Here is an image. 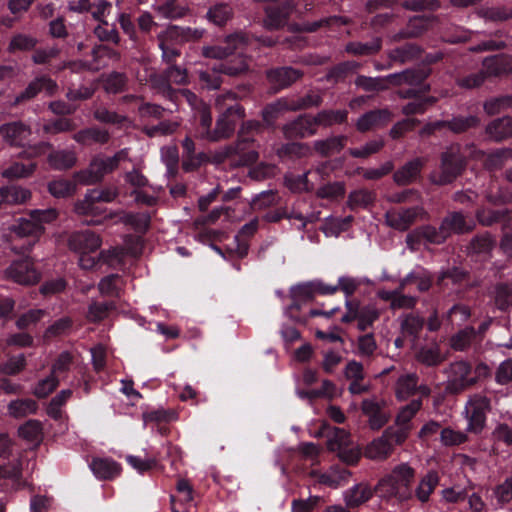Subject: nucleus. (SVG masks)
I'll use <instances>...</instances> for the list:
<instances>
[{
    "instance_id": "obj_1",
    "label": "nucleus",
    "mask_w": 512,
    "mask_h": 512,
    "mask_svg": "<svg viewBox=\"0 0 512 512\" xmlns=\"http://www.w3.org/2000/svg\"><path fill=\"white\" fill-rule=\"evenodd\" d=\"M237 95L234 92H226L217 96L215 107L220 111L213 129V142L231 137L236 125L245 117L244 108L236 103Z\"/></svg>"
},
{
    "instance_id": "obj_2",
    "label": "nucleus",
    "mask_w": 512,
    "mask_h": 512,
    "mask_svg": "<svg viewBox=\"0 0 512 512\" xmlns=\"http://www.w3.org/2000/svg\"><path fill=\"white\" fill-rule=\"evenodd\" d=\"M203 34L204 30L199 28L168 26L157 35L162 60L166 63L174 62L180 56L179 46L186 42L197 41L202 38Z\"/></svg>"
},
{
    "instance_id": "obj_3",
    "label": "nucleus",
    "mask_w": 512,
    "mask_h": 512,
    "mask_svg": "<svg viewBox=\"0 0 512 512\" xmlns=\"http://www.w3.org/2000/svg\"><path fill=\"white\" fill-rule=\"evenodd\" d=\"M414 476L415 471L412 467L405 463L400 464L378 482L375 491L382 498L407 499L411 494L410 485Z\"/></svg>"
},
{
    "instance_id": "obj_4",
    "label": "nucleus",
    "mask_w": 512,
    "mask_h": 512,
    "mask_svg": "<svg viewBox=\"0 0 512 512\" xmlns=\"http://www.w3.org/2000/svg\"><path fill=\"white\" fill-rule=\"evenodd\" d=\"M327 448L336 452L338 458L348 464L355 465L361 458V449L353 442L349 432L342 428H333L327 435Z\"/></svg>"
},
{
    "instance_id": "obj_5",
    "label": "nucleus",
    "mask_w": 512,
    "mask_h": 512,
    "mask_svg": "<svg viewBox=\"0 0 512 512\" xmlns=\"http://www.w3.org/2000/svg\"><path fill=\"white\" fill-rule=\"evenodd\" d=\"M491 410V400L483 393L469 396L463 415L467 420V432L479 434L486 426L487 413Z\"/></svg>"
},
{
    "instance_id": "obj_6",
    "label": "nucleus",
    "mask_w": 512,
    "mask_h": 512,
    "mask_svg": "<svg viewBox=\"0 0 512 512\" xmlns=\"http://www.w3.org/2000/svg\"><path fill=\"white\" fill-rule=\"evenodd\" d=\"M446 375L445 391L449 394H459L475 385L478 381L474 376L472 366L466 361H455L444 369Z\"/></svg>"
},
{
    "instance_id": "obj_7",
    "label": "nucleus",
    "mask_w": 512,
    "mask_h": 512,
    "mask_svg": "<svg viewBox=\"0 0 512 512\" xmlns=\"http://www.w3.org/2000/svg\"><path fill=\"white\" fill-rule=\"evenodd\" d=\"M464 168V159L458 147H450L441 155L439 170L430 175V180L436 185H446L453 182Z\"/></svg>"
},
{
    "instance_id": "obj_8",
    "label": "nucleus",
    "mask_w": 512,
    "mask_h": 512,
    "mask_svg": "<svg viewBox=\"0 0 512 512\" xmlns=\"http://www.w3.org/2000/svg\"><path fill=\"white\" fill-rule=\"evenodd\" d=\"M9 230L11 233V240L22 239L26 237L33 238L32 241H29L27 244H24L21 247H16L14 245L11 246L12 251L15 253H24L32 249L36 241L43 235L45 228L30 217L29 219H19L16 224L9 228Z\"/></svg>"
},
{
    "instance_id": "obj_9",
    "label": "nucleus",
    "mask_w": 512,
    "mask_h": 512,
    "mask_svg": "<svg viewBox=\"0 0 512 512\" xmlns=\"http://www.w3.org/2000/svg\"><path fill=\"white\" fill-rule=\"evenodd\" d=\"M5 277L20 285H35L41 279V274L35 267L34 261L25 257L13 261L5 270Z\"/></svg>"
},
{
    "instance_id": "obj_10",
    "label": "nucleus",
    "mask_w": 512,
    "mask_h": 512,
    "mask_svg": "<svg viewBox=\"0 0 512 512\" xmlns=\"http://www.w3.org/2000/svg\"><path fill=\"white\" fill-rule=\"evenodd\" d=\"M116 169L109 157H94L86 169L74 173L73 177L79 184L93 185L101 182L105 175Z\"/></svg>"
},
{
    "instance_id": "obj_11",
    "label": "nucleus",
    "mask_w": 512,
    "mask_h": 512,
    "mask_svg": "<svg viewBox=\"0 0 512 512\" xmlns=\"http://www.w3.org/2000/svg\"><path fill=\"white\" fill-rule=\"evenodd\" d=\"M427 218V212L421 206H415L406 209H391L385 213V223L387 226L398 230L406 231L417 220Z\"/></svg>"
},
{
    "instance_id": "obj_12",
    "label": "nucleus",
    "mask_w": 512,
    "mask_h": 512,
    "mask_svg": "<svg viewBox=\"0 0 512 512\" xmlns=\"http://www.w3.org/2000/svg\"><path fill=\"white\" fill-rule=\"evenodd\" d=\"M282 132L287 139H302L317 133V124L312 115H300L282 127Z\"/></svg>"
},
{
    "instance_id": "obj_13",
    "label": "nucleus",
    "mask_w": 512,
    "mask_h": 512,
    "mask_svg": "<svg viewBox=\"0 0 512 512\" xmlns=\"http://www.w3.org/2000/svg\"><path fill=\"white\" fill-rule=\"evenodd\" d=\"M436 16H415L409 19L407 26L389 37L391 43L399 42L404 39L417 38L428 31L436 22Z\"/></svg>"
},
{
    "instance_id": "obj_14",
    "label": "nucleus",
    "mask_w": 512,
    "mask_h": 512,
    "mask_svg": "<svg viewBox=\"0 0 512 512\" xmlns=\"http://www.w3.org/2000/svg\"><path fill=\"white\" fill-rule=\"evenodd\" d=\"M102 245V238L91 230L77 231L68 238L70 250L79 254L83 252H96Z\"/></svg>"
},
{
    "instance_id": "obj_15",
    "label": "nucleus",
    "mask_w": 512,
    "mask_h": 512,
    "mask_svg": "<svg viewBox=\"0 0 512 512\" xmlns=\"http://www.w3.org/2000/svg\"><path fill=\"white\" fill-rule=\"evenodd\" d=\"M385 407L386 402L384 400L370 398L362 401L361 409L368 418L371 429L378 430L388 422L390 415L386 412Z\"/></svg>"
},
{
    "instance_id": "obj_16",
    "label": "nucleus",
    "mask_w": 512,
    "mask_h": 512,
    "mask_svg": "<svg viewBox=\"0 0 512 512\" xmlns=\"http://www.w3.org/2000/svg\"><path fill=\"white\" fill-rule=\"evenodd\" d=\"M225 43V46H204L202 48L203 56L212 59L227 58L228 56L232 55L237 49L241 48L246 44V37L242 33L231 34L226 37Z\"/></svg>"
},
{
    "instance_id": "obj_17",
    "label": "nucleus",
    "mask_w": 512,
    "mask_h": 512,
    "mask_svg": "<svg viewBox=\"0 0 512 512\" xmlns=\"http://www.w3.org/2000/svg\"><path fill=\"white\" fill-rule=\"evenodd\" d=\"M232 147H235V159L232 161L233 168L250 165L258 160L259 155L254 140L239 135V139L232 143Z\"/></svg>"
},
{
    "instance_id": "obj_18",
    "label": "nucleus",
    "mask_w": 512,
    "mask_h": 512,
    "mask_svg": "<svg viewBox=\"0 0 512 512\" xmlns=\"http://www.w3.org/2000/svg\"><path fill=\"white\" fill-rule=\"evenodd\" d=\"M425 163L426 160L422 157H416L406 162L395 171L393 175L394 182L399 186H406L416 182L420 178Z\"/></svg>"
},
{
    "instance_id": "obj_19",
    "label": "nucleus",
    "mask_w": 512,
    "mask_h": 512,
    "mask_svg": "<svg viewBox=\"0 0 512 512\" xmlns=\"http://www.w3.org/2000/svg\"><path fill=\"white\" fill-rule=\"evenodd\" d=\"M31 135V128L22 121L5 123L0 126L2 140L12 146H20Z\"/></svg>"
},
{
    "instance_id": "obj_20",
    "label": "nucleus",
    "mask_w": 512,
    "mask_h": 512,
    "mask_svg": "<svg viewBox=\"0 0 512 512\" xmlns=\"http://www.w3.org/2000/svg\"><path fill=\"white\" fill-rule=\"evenodd\" d=\"M442 232L449 237L452 234H464L471 232L476 224L471 218L466 217L461 212L449 213L441 222Z\"/></svg>"
},
{
    "instance_id": "obj_21",
    "label": "nucleus",
    "mask_w": 512,
    "mask_h": 512,
    "mask_svg": "<svg viewBox=\"0 0 512 512\" xmlns=\"http://www.w3.org/2000/svg\"><path fill=\"white\" fill-rule=\"evenodd\" d=\"M56 90V82L49 77L42 76L30 82L26 89L16 96L13 104L17 105L21 102L30 100L42 91L46 92V94L50 96L53 95Z\"/></svg>"
},
{
    "instance_id": "obj_22",
    "label": "nucleus",
    "mask_w": 512,
    "mask_h": 512,
    "mask_svg": "<svg viewBox=\"0 0 512 512\" xmlns=\"http://www.w3.org/2000/svg\"><path fill=\"white\" fill-rule=\"evenodd\" d=\"M391 118L392 113L388 109L372 110L359 117L356 127L360 132H366L386 125Z\"/></svg>"
},
{
    "instance_id": "obj_23",
    "label": "nucleus",
    "mask_w": 512,
    "mask_h": 512,
    "mask_svg": "<svg viewBox=\"0 0 512 512\" xmlns=\"http://www.w3.org/2000/svg\"><path fill=\"white\" fill-rule=\"evenodd\" d=\"M311 474L318 483L331 488H337L346 484L351 476L349 470L338 466L331 467L330 470L325 473L313 471Z\"/></svg>"
},
{
    "instance_id": "obj_24",
    "label": "nucleus",
    "mask_w": 512,
    "mask_h": 512,
    "mask_svg": "<svg viewBox=\"0 0 512 512\" xmlns=\"http://www.w3.org/2000/svg\"><path fill=\"white\" fill-rule=\"evenodd\" d=\"M89 467L93 474L101 480H111L121 473L120 464L110 458H93Z\"/></svg>"
},
{
    "instance_id": "obj_25",
    "label": "nucleus",
    "mask_w": 512,
    "mask_h": 512,
    "mask_svg": "<svg viewBox=\"0 0 512 512\" xmlns=\"http://www.w3.org/2000/svg\"><path fill=\"white\" fill-rule=\"evenodd\" d=\"M78 161L74 150L58 149L51 151L47 156L49 166L57 171H65L76 166Z\"/></svg>"
},
{
    "instance_id": "obj_26",
    "label": "nucleus",
    "mask_w": 512,
    "mask_h": 512,
    "mask_svg": "<svg viewBox=\"0 0 512 512\" xmlns=\"http://www.w3.org/2000/svg\"><path fill=\"white\" fill-rule=\"evenodd\" d=\"M302 75L303 73L300 70L292 67H282L267 72L269 82L279 89L290 86L299 80Z\"/></svg>"
},
{
    "instance_id": "obj_27",
    "label": "nucleus",
    "mask_w": 512,
    "mask_h": 512,
    "mask_svg": "<svg viewBox=\"0 0 512 512\" xmlns=\"http://www.w3.org/2000/svg\"><path fill=\"white\" fill-rule=\"evenodd\" d=\"M117 219V222L132 225L136 228L146 229L149 225L150 218L147 215L127 214L122 211L110 212L105 215L103 220H91L87 222L88 225H100L104 220Z\"/></svg>"
},
{
    "instance_id": "obj_28",
    "label": "nucleus",
    "mask_w": 512,
    "mask_h": 512,
    "mask_svg": "<svg viewBox=\"0 0 512 512\" xmlns=\"http://www.w3.org/2000/svg\"><path fill=\"white\" fill-rule=\"evenodd\" d=\"M485 133L495 142L512 137V118L505 116L491 121L486 126Z\"/></svg>"
},
{
    "instance_id": "obj_29",
    "label": "nucleus",
    "mask_w": 512,
    "mask_h": 512,
    "mask_svg": "<svg viewBox=\"0 0 512 512\" xmlns=\"http://www.w3.org/2000/svg\"><path fill=\"white\" fill-rule=\"evenodd\" d=\"M393 452V445L388 442L382 434L380 437L371 441L365 448L364 455L373 461H383Z\"/></svg>"
},
{
    "instance_id": "obj_30",
    "label": "nucleus",
    "mask_w": 512,
    "mask_h": 512,
    "mask_svg": "<svg viewBox=\"0 0 512 512\" xmlns=\"http://www.w3.org/2000/svg\"><path fill=\"white\" fill-rule=\"evenodd\" d=\"M294 7L293 3L287 1L282 8H267L265 26L268 29H278L284 26Z\"/></svg>"
},
{
    "instance_id": "obj_31",
    "label": "nucleus",
    "mask_w": 512,
    "mask_h": 512,
    "mask_svg": "<svg viewBox=\"0 0 512 512\" xmlns=\"http://www.w3.org/2000/svg\"><path fill=\"white\" fill-rule=\"evenodd\" d=\"M73 139L82 145H91L93 143L103 145L109 141L110 134L105 129L90 127L75 133Z\"/></svg>"
},
{
    "instance_id": "obj_32",
    "label": "nucleus",
    "mask_w": 512,
    "mask_h": 512,
    "mask_svg": "<svg viewBox=\"0 0 512 512\" xmlns=\"http://www.w3.org/2000/svg\"><path fill=\"white\" fill-rule=\"evenodd\" d=\"M347 137L344 135L332 136L313 143L314 150L322 157L339 153L346 145Z\"/></svg>"
},
{
    "instance_id": "obj_33",
    "label": "nucleus",
    "mask_w": 512,
    "mask_h": 512,
    "mask_svg": "<svg viewBox=\"0 0 512 512\" xmlns=\"http://www.w3.org/2000/svg\"><path fill=\"white\" fill-rule=\"evenodd\" d=\"M419 377L416 373H404L395 383V395L399 400H406L416 393Z\"/></svg>"
},
{
    "instance_id": "obj_34",
    "label": "nucleus",
    "mask_w": 512,
    "mask_h": 512,
    "mask_svg": "<svg viewBox=\"0 0 512 512\" xmlns=\"http://www.w3.org/2000/svg\"><path fill=\"white\" fill-rule=\"evenodd\" d=\"M373 495L371 487L365 483H359L344 493V500L348 507H358L367 502Z\"/></svg>"
},
{
    "instance_id": "obj_35",
    "label": "nucleus",
    "mask_w": 512,
    "mask_h": 512,
    "mask_svg": "<svg viewBox=\"0 0 512 512\" xmlns=\"http://www.w3.org/2000/svg\"><path fill=\"white\" fill-rule=\"evenodd\" d=\"M98 203L99 201L90 189L82 199L75 202L74 212L80 216H99L104 210L97 205Z\"/></svg>"
},
{
    "instance_id": "obj_36",
    "label": "nucleus",
    "mask_w": 512,
    "mask_h": 512,
    "mask_svg": "<svg viewBox=\"0 0 512 512\" xmlns=\"http://www.w3.org/2000/svg\"><path fill=\"white\" fill-rule=\"evenodd\" d=\"M31 198L30 190L20 186L0 188V206L2 204L17 205L27 202Z\"/></svg>"
},
{
    "instance_id": "obj_37",
    "label": "nucleus",
    "mask_w": 512,
    "mask_h": 512,
    "mask_svg": "<svg viewBox=\"0 0 512 512\" xmlns=\"http://www.w3.org/2000/svg\"><path fill=\"white\" fill-rule=\"evenodd\" d=\"M483 71L489 76H501L504 74H512V62L509 58L503 56H494L484 60Z\"/></svg>"
},
{
    "instance_id": "obj_38",
    "label": "nucleus",
    "mask_w": 512,
    "mask_h": 512,
    "mask_svg": "<svg viewBox=\"0 0 512 512\" xmlns=\"http://www.w3.org/2000/svg\"><path fill=\"white\" fill-rule=\"evenodd\" d=\"M146 72L147 77L144 79V81L149 83L152 88L158 90L159 93L166 97L172 98L176 91L171 87L166 72L164 74H158L153 69H148ZM140 80L143 81V79Z\"/></svg>"
},
{
    "instance_id": "obj_39",
    "label": "nucleus",
    "mask_w": 512,
    "mask_h": 512,
    "mask_svg": "<svg viewBox=\"0 0 512 512\" xmlns=\"http://www.w3.org/2000/svg\"><path fill=\"white\" fill-rule=\"evenodd\" d=\"M422 50L416 44H406L402 47H397L388 52V57L391 62L404 64L420 56Z\"/></svg>"
},
{
    "instance_id": "obj_40",
    "label": "nucleus",
    "mask_w": 512,
    "mask_h": 512,
    "mask_svg": "<svg viewBox=\"0 0 512 512\" xmlns=\"http://www.w3.org/2000/svg\"><path fill=\"white\" fill-rule=\"evenodd\" d=\"M427 77V73L417 70H406L400 73L390 74L386 77L385 83L390 82L394 85L409 84L418 85Z\"/></svg>"
},
{
    "instance_id": "obj_41",
    "label": "nucleus",
    "mask_w": 512,
    "mask_h": 512,
    "mask_svg": "<svg viewBox=\"0 0 512 512\" xmlns=\"http://www.w3.org/2000/svg\"><path fill=\"white\" fill-rule=\"evenodd\" d=\"M77 181L75 182L58 178L48 183L49 193L56 198H66L75 194L77 189Z\"/></svg>"
},
{
    "instance_id": "obj_42",
    "label": "nucleus",
    "mask_w": 512,
    "mask_h": 512,
    "mask_svg": "<svg viewBox=\"0 0 512 512\" xmlns=\"http://www.w3.org/2000/svg\"><path fill=\"white\" fill-rule=\"evenodd\" d=\"M38 405L33 399H17L8 405V413L14 418H23L36 413Z\"/></svg>"
},
{
    "instance_id": "obj_43",
    "label": "nucleus",
    "mask_w": 512,
    "mask_h": 512,
    "mask_svg": "<svg viewBox=\"0 0 512 512\" xmlns=\"http://www.w3.org/2000/svg\"><path fill=\"white\" fill-rule=\"evenodd\" d=\"M439 483V476L435 471H429L419 482L416 488V496L419 501H428L430 495Z\"/></svg>"
},
{
    "instance_id": "obj_44",
    "label": "nucleus",
    "mask_w": 512,
    "mask_h": 512,
    "mask_svg": "<svg viewBox=\"0 0 512 512\" xmlns=\"http://www.w3.org/2000/svg\"><path fill=\"white\" fill-rule=\"evenodd\" d=\"M315 121L318 126L330 127L334 124H341L346 122L348 117L347 110H322L315 116Z\"/></svg>"
},
{
    "instance_id": "obj_45",
    "label": "nucleus",
    "mask_w": 512,
    "mask_h": 512,
    "mask_svg": "<svg viewBox=\"0 0 512 512\" xmlns=\"http://www.w3.org/2000/svg\"><path fill=\"white\" fill-rule=\"evenodd\" d=\"M296 100L281 98L268 105L263 111V117L266 121L276 118L279 114L286 111H297Z\"/></svg>"
},
{
    "instance_id": "obj_46",
    "label": "nucleus",
    "mask_w": 512,
    "mask_h": 512,
    "mask_svg": "<svg viewBox=\"0 0 512 512\" xmlns=\"http://www.w3.org/2000/svg\"><path fill=\"white\" fill-rule=\"evenodd\" d=\"M495 244V238L490 233L484 232L472 238L468 250L474 254H489Z\"/></svg>"
},
{
    "instance_id": "obj_47",
    "label": "nucleus",
    "mask_w": 512,
    "mask_h": 512,
    "mask_svg": "<svg viewBox=\"0 0 512 512\" xmlns=\"http://www.w3.org/2000/svg\"><path fill=\"white\" fill-rule=\"evenodd\" d=\"M415 235H420L428 242L434 244H441L448 238L446 233L442 232V224L438 229L433 226H425L416 230L414 233L408 234L406 238L408 244L413 241Z\"/></svg>"
},
{
    "instance_id": "obj_48",
    "label": "nucleus",
    "mask_w": 512,
    "mask_h": 512,
    "mask_svg": "<svg viewBox=\"0 0 512 512\" xmlns=\"http://www.w3.org/2000/svg\"><path fill=\"white\" fill-rule=\"evenodd\" d=\"M199 128L197 130L198 137L213 142L212 115L210 108L206 104H201L198 109Z\"/></svg>"
},
{
    "instance_id": "obj_49",
    "label": "nucleus",
    "mask_w": 512,
    "mask_h": 512,
    "mask_svg": "<svg viewBox=\"0 0 512 512\" xmlns=\"http://www.w3.org/2000/svg\"><path fill=\"white\" fill-rule=\"evenodd\" d=\"M114 309L115 305L112 302H91L86 318L89 322L98 323L106 319Z\"/></svg>"
},
{
    "instance_id": "obj_50",
    "label": "nucleus",
    "mask_w": 512,
    "mask_h": 512,
    "mask_svg": "<svg viewBox=\"0 0 512 512\" xmlns=\"http://www.w3.org/2000/svg\"><path fill=\"white\" fill-rule=\"evenodd\" d=\"M416 359L426 366H436L443 361L437 344L421 347L416 353Z\"/></svg>"
},
{
    "instance_id": "obj_51",
    "label": "nucleus",
    "mask_w": 512,
    "mask_h": 512,
    "mask_svg": "<svg viewBox=\"0 0 512 512\" xmlns=\"http://www.w3.org/2000/svg\"><path fill=\"white\" fill-rule=\"evenodd\" d=\"M480 122L479 117L475 115L458 116L454 117L450 121H446V127L453 133H463L471 128L479 126Z\"/></svg>"
},
{
    "instance_id": "obj_52",
    "label": "nucleus",
    "mask_w": 512,
    "mask_h": 512,
    "mask_svg": "<svg viewBox=\"0 0 512 512\" xmlns=\"http://www.w3.org/2000/svg\"><path fill=\"white\" fill-rule=\"evenodd\" d=\"M36 168L35 162L29 164L15 162L2 172V176L9 180L27 178L35 172Z\"/></svg>"
},
{
    "instance_id": "obj_53",
    "label": "nucleus",
    "mask_w": 512,
    "mask_h": 512,
    "mask_svg": "<svg viewBox=\"0 0 512 512\" xmlns=\"http://www.w3.org/2000/svg\"><path fill=\"white\" fill-rule=\"evenodd\" d=\"M416 284L419 291L424 292L429 290L432 284L431 275L425 270H418L409 273L401 281V288H405L408 284Z\"/></svg>"
},
{
    "instance_id": "obj_54",
    "label": "nucleus",
    "mask_w": 512,
    "mask_h": 512,
    "mask_svg": "<svg viewBox=\"0 0 512 512\" xmlns=\"http://www.w3.org/2000/svg\"><path fill=\"white\" fill-rule=\"evenodd\" d=\"M375 200V194L366 189L352 191L348 196V206L350 209L367 208Z\"/></svg>"
},
{
    "instance_id": "obj_55",
    "label": "nucleus",
    "mask_w": 512,
    "mask_h": 512,
    "mask_svg": "<svg viewBox=\"0 0 512 512\" xmlns=\"http://www.w3.org/2000/svg\"><path fill=\"white\" fill-rule=\"evenodd\" d=\"M381 47V38L377 37L369 43L350 42L346 45V51L355 55H372L377 53Z\"/></svg>"
},
{
    "instance_id": "obj_56",
    "label": "nucleus",
    "mask_w": 512,
    "mask_h": 512,
    "mask_svg": "<svg viewBox=\"0 0 512 512\" xmlns=\"http://www.w3.org/2000/svg\"><path fill=\"white\" fill-rule=\"evenodd\" d=\"M232 15V8L225 3L212 6L207 12L208 19L218 26L226 24L227 21L231 19Z\"/></svg>"
},
{
    "instance_id": "obj_57",
    "label": "nucleus",
    "mask_w": 512,
    "mask_h": 512,
    "mask_svg": "<svg viewBox=\"0 0 512 512\" xmlns=\"http://www.w3.org/2000/svg\"><path fill=\"white\" fill-rule=\"evenodd\" d=\"M249 64L244 56H238L228 63H221L218 65V72L229 76H238L247 72Z\"/></svg>"
},
{
    "instance_id": "obj_58",
    "label": "nucleus",
    "mask_w": 512,
    "mask_h": 512,
    "mask_svg": "<svg viewBox=\"0 0 512 512\" xmlns=\"http://www.w3.org/2000/svg\"><path fill=\"white\" fill-rule=\"evenodd\" d=\"M477 335L473 327H466L460 330L451 338V347L457 351H463L468 348Z\"/></svg>"
},
{
    "instance_id": "obj_59",
    "label": "nucleus",
    "mask_w": 512,
    "mask_h": 512,
    "mask_svg": "<svg viewBox=\"0 0 512 512\" xmlns=\"http://www.w3.org/2000/svg\"><path fill=\"white\" fill-rule=\"evenodd\" d=\"M424 320L416 314H405L401 317V330L403 334L416 338L422 330Z\"/></svg>"
},
{
    "instance_id": "obj_60",
    "label": "nucleus",
    "mask_w": 512,
    "mask_h": 512,
    "mask_svg": "<svg viewBox=\"0 0 512 512\" xmlns=\"http://www.w3.org/2000/svg\"><path fill=\"white\" fill-rule=\"evenodd\" d=\"M18 433L29 442H39L42 438V425L38 420H29L19 427Z\"/></svg>"
},
{
    "instance_id": "obj_61",
    "label": "nucleus",
    "mask_w": 512,
    "mask_h": 512,
    "mask_svg": "<svg viewBox=\"0 0 512 512\" xmlns=\"http://www.w3.org/2000/svg\"><path fill=\"white\" fill-rule=\"evenodd\" d=\"M422 401L421 399H414L407 405L403 406L396 416V424L398 426H409V422L416 415V413L421 409Z\"/></svg>"
},
{
    "instance_id": "obj_62",
    "label": "nucleus",
    "mask_w": 512,
    "mask_h": 512,
    "mask_svg": "<svg viewBox=\"0 0 512 512\" xmlns=\"http://www.w3.org/2000/svg\"><path fill=\"white\" fill-rule=\"evenodd\" d=\"M508 108H512V96L491 98L483 104L484 111L490 116L499 114Z\"/></svg>"
},
{
    "instance_id": "obj_63",
    "label": "nucleus",
    "mask_w": 512,
    "mask_h": 512,
    "mask_svg": "<svg viewBox=\"0 0 512 512\" xmlns=\"http://www.w3.org/2000/svg\"><path fill=\"white\" fill-rule=\"evenodd\" d=\"M377 343L372 333L360 336L357 339L356 353L363 358H371L377 350Z\"/></svg>"
},
{
    "instance_id": "obj_64",
    "label": "nucleus",
    "mask_w": 512,
    "mask_h": 512,
    "mask_svg": "<svg viewBox=\"0 0 512 512\" xmlns=\"http://www.w3.org/2000/svg\"><path fill=\"white\" fill-rule=\"evenodd\" d=\"M501 251L512 257V220L507 219L502 223L501 227V239L499 243Z\"/></svg>"
}]
</instances>
